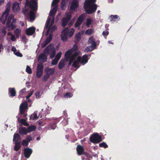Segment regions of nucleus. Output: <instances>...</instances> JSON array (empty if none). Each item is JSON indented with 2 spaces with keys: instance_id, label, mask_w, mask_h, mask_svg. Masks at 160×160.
Masks as SVG:
<instances>
[{
  "instance_id": "obj_1",
  "label": "nucleus",
  "mask_w": 160,
  "mask_h": 160,
  "mask_svg": "<svg viewBox=\"0 0 160 160\" xmlns=\"http://www.w3.org/2000/svg\"><path fill=\"white\" fill-rule=\"evenodd\" d=\"M16 20L14 18V16L11 14L8 17L6 23V27H3L2 30V32L4 35L6 34V28L10 31L14 30L16 27Z\"/></svg>"
},
{
  "instance_id": "obj_2",
  "label": "nucleus",
  "mask_w": 160,
  "mask_h": 160,
  "mask_svg": "<svg viewBox=\"0 0 160 160\" xmlns=\"http://www.w3.org/2000/svg\"><path fill=\"white\" fill-rule=\"evenodd\" d=\"M96 0H86L84 3V8L86 13L91 14L96 12L97 5L94 3Z\"/></svg>"
},
{
  "instance_id": "obj_3",
  "label": "nucleus",
  "mask_w": 160,
  "mask_h": 160,
  "mask_svg": "<svg viewBox=\"0 0 160 160\" xmlns=\"http://www.w3.org/2000/svg\"><path fill=\"white\" fill-rule=\"evenodd\" d=\"M25 5L26 6H28L32 10L29 12L30 20L33 21L35 18V13L34 11H36L38 9V2L35 0H26Z\"/></svg>"
},
{
  "instance_id": "obj_4",
  "label": "nucleus",
  "mask_w": 160,
  "mask_h": 160,
  "mask_svg": "<svg viewBox=\"0 0 160 160\" xmlns=\"http://www.w3.org/2000/svg\"><path fill=\"white\" fill-rule=\"evenodd\" d=\"M50 52H51L50 57L51 58H52L55 56L56 51L53 45L51 44H49L46 48L43 51L44 53L40 54L39 56V58L42 59H46L47 57L45 54L48 55L49 54Z\"/></svg>"
},
{
  "instance_id": "obj_5",
  "label": "nucleus",
  "mask_w": 160,
  "mask_h": 160,
  "mask_svg": "<svg viewBox=\"0 0 160 160\" xmlns=\"http://www.w3.org/2000/svg\"><path fill=\"white\" fill-rule=\"evenodd\" d=\"M74 32V30L73 28H72L69 31L68 28H65L62 32L61 37L62 40L63 41H66L68 39V37L69 36V38H71Z\"/></svg>"
},
{
  "instance_id": "obj_6",
  "label": "nucleus",
  "mask_w": 160,
  "mask_h": 160,
  "mask_svg": "<svg viewBox=\"0 0 160 160\" xmlns=\"http://www.w3.org/2000/svg\"><path fill=\"white\" fill-rule=\"evenodd\" d=\"M90 141L94 144L98 143L101 142L102 138L98 133H96L92 135L89 138Z\"/></svg>"
},
{
  "instance_id": "obj_7",
  "label": "nucleus",
  "mask_w": 160,
  "mask_h": 160,
  "mask_svg": "<svg viewBox=\"0 0 160 160\" xmlns=\"http://www.w3.org/2000/svg\"><path fill=\"white\" fill-rule=\"evenodd\" d=\"M10 6H8L0 18V22L3 24L5 23L7 18H8L10 10Z\"/></svg>"
},
{
  "instance_id": "obj_8",
  "label": "nucleus",
  "mask_w": 160,
  "mask_h": 160,
  "mask_svg": "<svg viewBox=\"0 0 160 160\" xmlns=\"http://www.w3.org/2000/svg\"><path fill=\"white\" fill-rule=\"evenodd\" d=\"M43 69V65L42 63L38 64L37 68L36 76L40 78L42 75Z\"/></svg>"
},
{
  "instance_id": "obj_9",
  "label": "nucleus",
  "mask_w": 160,
  "mask_h": 160,
  "mask_svg": "<svg viewBox=\"0 0 160 160\" xmlns=\"http://www.w3.org/2000/svg\"><path fill=\"white\" fill-rule=\"evenodd\" d=\"M76 149L78 155H87V153L85 152L84 147L81 145L80 144L78 145Z\"/></svg>"
},
{
  "instance_id": "obj_10",
  "label": "nucleus",
  "mask_w": 160,
  "mask_h": 160,
  "mask_svg": "<svg viewBox=\"0 0 160 160\" xmlns=\"http://www.w3.org/2000/svg\"><path fill=\"white\" fill-rule=\"evenodd\" d=\"M79 3L77 0H73L72 1L70 7V10L74 11L79 7Z\"/></svg>"
},
{
  "instance_id": "obj_11",
  "label": "nucleus",
  "mask_w": 160,
  "mask_h": 160,
  "mask_svg": "<svg viewBox=\"0 0 160 160\" xmlns=\"http://www.w3.org/2000/svg\"><path fill=\"white\" fill-rule=\"evenodd\" d=\"M28 104L27 102H24L22 103L19 107V113L22 114L25 112L26 110L28 108Z\"/></svg>"
},
{
  "instance_id": "obj_12",
  "label": "nucleus",
  "mask_w": 160,
  "mask_h": 160,
  "mask_svg": "<svg viewBox=\"0 0 160 160\" xmlns=\"http://www.w3.org/2000/svg\"><path fill=\"white\" fill-rule=\"evenodd\" d=\"M24 154L26 158H28L32 152V149L30 148H24L23 149Z\"/></svg>"
},
{
  "instance_id": "obj_13",
  "label": "nucleus",
  "mask_w": 160,
  "mask_h": 160,
  "mask_svg": "<svg viewBox=\"0 0 160 160\" xmlns=\"http://www.w3.org/2000/svg\"><path fill=\"white\" fill-rule=\"evenodd\" d=\"M36 28L34 27H31L27 29L26 33L28 36H31L35 32Z\"/></svg>"
},
{
  "instance_id": "obj_14",
  "label": "nucleus",
  "mask_w": 160,
  "mask_h": 160,
  "mask_svg": "<svg viewBox=\"0 0 160 160\" xmlns=\"http://www.w3.org/2000/svg\"><path fill=\"white\" fill-rule=\"evenodd\" d=\"M45 72L49 76L52 75L55 72L54 68H46L44 69Z\"/></svg>"
},
{
  "instance_id": "obj_15",
  "label": "nucleus",
  "mask_w": 160,
  "mask_h": 160,
  "mask_svg": "<svg viewBox=\"0 0 160 160\" xmlns=\"http://www.w3.org/2000/svg\"><path fill=\"white\" fill-rule=\"evenodd\" d=\"M83 18L82 16H80L75 24V27H79L83 21Z\"/></svg>"
},
{
  "instance_id": "obj_16",
  "label": "nucleus",
  "mask_w": 160,
  "mask_h": 160,
  "mask_svg": "<svg viewBox=\"0 0 160 160\" xmlns=\"http://www.w3.org/2000/svg\"><path fill=\"white\" fill-rule=\"evenodd\" d=\"M9 97H15L16 96V92L14 88H9L8 89Z\"/></svg>"
},
{
  "instance_id": "obj_17",
  "label": "nucleus",
  "mask_w": 160,
  "mask_h": 160,
  "mask_svg": "<svg viewBox=\"0 0 160 160\" xmlns=\"http://www.w3.org/2000/svg\"><path fill=\"white\" fill-rule=\"evenodd\" d=\"M19 132L21 135H26L28 133V132L26 128L23 127L19 129Z\"/></svg>"
},
{
  "instance_id": "obj_18",
  "label": "nucleus",
  "mask_w": 160,
  "mask_h": 160,
  "mask_svg": "<svg viewBox=\"0 0 160 160\" xmlns=\"http://www.w3.org/2000/svg\"><path fill=\"white\" fill-rule=\"evenodd\" d=\"M88 44H91L94 47H96V43L95 41V40L92 36L90 37L88 41Z\"/></svg>"
},
{
  "instance_id": "obj_19",
  "label": "nucleus",
  "mask_w": 160,
  "mask_h": 160,
  "mask_svg": "<svg viewBox=\"0 0 160 160\" xmlns=\"http://www.w3.org/2000/svg\"><path fill=\"white\" fill-rule=\"evenodd\" d=\"M15 145L14 149L16 151H18L21 147L20 142H15Z\"/></svg>"
},
{
  "instance_id": "obj_20",
  "label": "nucleus",
  "mask_w": 160,
  "mask_h": 160,
  "mask_svg": "<svg viewBox=\"0 0 160 160\" xmlns=\"http://www.w3.org/2000/svg\"><path fill=\"white\" fill-rule=\"evenodd\" d=\"M110 17L111 18L110 20L111 21H116L117 20H119L120 19L119 16L117 15H112L110 16Z\"/></svg>"
},
{
  "instance_id": "obj_21",
  "label": "nucleus",
  "mask_w": 160,
  "mask_h": 160,
  "mask_svg": "<svg viewBox=\"0 0 160 160\" xmlns=\"http://www.w3.org/2000/svg\"><path fill=\"white\" fill-rule=\"evenodd\" d=\"M88 55L86 54H85L83 55L82 57V60L81 61V62L82 63H86L88 62Z\"/></svg>"
},
{
  "instance_id": "obj_22",
  "label": "nucleus",
  "mask_w": 160,
  "mask_h": 160,
  "mask_svg": "<svg viewBox=\"0 0 160 160\" xmlns=\"http://www.w3.org/2000/svg\"><path fill=\"white\" fill-rule=\"evenodd\" d=\"M96 47H94L93 46L91 45L90 46L87 47L84 50V51L86 52H89L92 51L95 49Z\"/></svg>"
},
{
  "instance_id": "obj_23",
  "label": "nucleus",
  "mask_w": 160,
  "mask_h": 160,
  "mask_svg": "<svg viewBox=\"0 0 160 160\" xmlns=\"http://www.w3.org/2000/svg\"><path fill=\"white\" fill-rule=\"evenodd\" d=\"M20 138V136L19 134L18 133H15L13 135V141L15 142H18Z\"/></svg>"
},
{
  "instance_id": "obj_24",
  "label": "nucleus",
  "mask_w": 160,
  "mask_h": 160,
  "mask_svg": "<svg viewBox=\"0 0 160 160\" xmlns=\"http://www.w3.org/2000/svg\"><path fill=\"white\" fill-rule=\"evenodd\" d=\"M36 129V127L35 125H31L28 126L27 128V130L28 132H30L32 131H35Z\"/></svg>"
},
{
  "instance_id": "obj_25",
  "label": "nucleus",
  "mask_w": 160,
  "mask_h": 160,
  "mask_svg": "<svg viewBox=\"0 0 160 160\" xmlns=\"http://www.w3.org/2000/svg\"><path fill=\"white\" fill-rule=\"evenodd\" d=\"M65 66V62L62 59L59 62L58 64V68L60 69H62Z\"/></svg>"
},
{
  "instance_id": "obj_26",
  "label": "nucleus",
  "mask_w": 160,
  "mask_h": 160,
  "mask_svg": "<svg viewBox=\"0 0 160 160\" xmlns=\"http://www.w3.org/2000/svg\"><path fill=\"white\" fill-rule=\"evenodd\" d=\"M19 7V3L18 2H14L12 4V9L15 12L18 10Z\"/></svg>"
},
{
  "instance_id": "obj_27",
  "label": "nucleus",
  "mask_w": 160,
  "mask_h": 160,
  "mask_svg": "<svg viewBox=\"0 0 160 160\" xmlns=\"http://www.w3.org/2000/svg\"><path fill=\"white\" fill-rule=\"evenodd\" d=\"M27 116V114L25 112L22 114H20V113H19L18 116H17V118L18 119V121H19L20 118H25Z\"/></svg>"
},
{
  "instance_id": "obj_28",
  "label": "nucleus",
  "mask_w": 160,
  "mask_h": 160,
  "mask_svg": "<svg viewBox=\"0 0 160 160\" xmlns=\"http://www.w3.org/2000/svg\"><path fill=\"white\" fill-rule=\"evenodd\" d=\"M75 39L76 42L80 41L81 39V35L80 32H78L76 35Z\"/></svg>"
},
{
  "instance_id": "obj_29",
  "label": "nucleus",
  "mask_w": 160,
  "mask_h": 160,
  "mask_svg": "<svg viewBox=\"0 0 160 160\" xmlns=\"http://www.w3.org/2000/svg\"><path fill=\"white\" fill-rule=\"evenodd\" d=\"M38 118V117L37 116V114L36 112H34L30 116V119L31 120H34Z\"/></svg>"
},
{
  "instance_id": "obj_30",
  "label": "nucleus",
  "mask_w": 160,
  "mask_h": 160,
  "mask_svg": "<svg viewBox=\"0 0 160 160\" xmlns=\"http://www.w3.org/2000/svg\"><path fill=\"white\" fill-rule=\"evenodd\" d=\"M94 33V29H88L86 30L85 33L88 35H90Z\"/></svg>"
},
{
  "instance_id": "obj_31",
  "label": "nucleus",
  "mask_w": 160,
  "mask_h": 160,
  "mask_svg": "<svg viewBox=\"0 0 160 160\" xmlns=\"http://www.w3.org/2000/svg\"><path fill=\"white\" fill-rule=\"evenodd\" d=\"M62 25L63 27H64L66 26L68 22H69V21L68 20H67L64 18H62Z\"/></svg>"
},
{
  "instance_id": "obj_32",
  "label": "nucleus",
  "mask_w": 160,
  "mask_h": 160,
  "mask_svg": "<svg viewBox=\"0 0 160 160\" xmlns=\"http://www.w3.org/2000/svg\"><path fill=\"white\" fill-rule=\"evenodd\" d=\"M73 53L72 51L70 49H69L66 52L65 54V56L71 58V55Z\"/></svg>"
},
{
  "instance_id": "obj_33",
  "label": "nucleus",
  "mask_w": 160,
  "mask_h": 160,
  "mask_svg": "<svg viewBox=\"0 0 160 160\" xmlns=\"http://www.w3.org/2000/svg\"><path fill=\"white\" fill-rule=\"evenodd\" d=\"M20 122L24 126H28L29 124L27 122L26 120L24 119H21L20 120Z\"/></svg>"
},
{
  "instance_id": "obj_34",
  "label": "nucleus",
  "mask_w": 160,
  "mask_h": 160,
  "mask_svg": "<svg viewBox=\"0 0 160 160\" xmlns=\"http://www.w3.org/2000/svg\"><path fill=\"white\" fill-rule=\"evenodd\" d=\"M51 20V19L50 18L48 19L47 21V24H46V28L48 29V31H49L51 29V25H49V23L50 22V21Z\"/></svg>"
},
{
  "instance_id": "obj_35",
  "label": "nucleus",
  "mask_w": 160,
  "mask_h": 160,
  "mask_svg": "<svg viewBox=\"0 0 160 160\" xmlns=\"http://www.w3.org/2000/svg\"><path fill=\"white\" fill-rule=\"evenodd\" d=\"M37 123L39 126H43L45 124V121L42 120H39L37 122Z\"/></svg>"
},
{
  "instance_id": "obj_36",
  "label": "nucleus",
  "mask_w": 160,
  "mask_h": 160,
  "mask_svg": "<svg viewBox=\"0 0 160 160\" xmlns=\"http://www.w3.org/2000/svg\"><path fill=\"white\" fill-rule=\"evenodd\" d=\"M99 145L100 147L104 148H107L108 147V145L104 142L100 143Z\"/></svg>"
},
{
  "instance_id": "obj_37",
  "label": "nucleus",
  "mask_w": 160,
  "mask_h": 160,
  "mask_svg": "<svg viewBox=\"0 0 160 160\" xmlns=\"http://www.w3.org/2000/svg\"><path fill=\"white\" fill-rule=\"evenodd\" d=\"M78 49V47L77 45L75 44L73 45L72 48L70 49L72 52H77V51Z\"/></svg>"
},
{
  "instance_id": "obj_38",
  "label": "nucleus",
  "mask_w": 160,
  "mask_h": 160,
  "mask_svg": "<svg viewBox=\"0 0 160 160\" xmlns=\"http://www.w3.org/2000/svg\"><path fill=\"white\" fill-rule=\"evenodd\" d=\"M52 39V36L51 34H49L48 36L47 37L45 40L46 42L49 43Z\"/></svg>"
},
{
  "instance_id": "obj_39",
  "label": "nucleus",
  "mask_w": 160,
  "mask_h": 160,
  "mask_svg": "<svg viewBox=\"0 0 160 160\" xmlns=\"http://www.w3.org/2000/svg\"><path fill=\"white\" fill-rule=\"evenodd\" d=\"M78 64L79 63L78 62H77L75 60L73 62L72 66L75 68H78L80 67Z\"/></svg>"
},
{
  "instance_id": "obj_40",
  "label": "nucleus",
  "mask_w": 160,
  "mask_h": 160,
  "mask_svg": "<svg viewBox=\"0 0 160 160\" xmlns=\"http://www.w3.org/2000/svg\"><path fill=\"white\" fill-rule=\"evenodd\" d=\"M50 76L46 74V75H44L42 78V81L44 82L46 81L48 79L50 78Z\"/></svg>"
},
{
  "instance_id": "obj_41",
  "label": "nucleus",
  "mask_w": 160,
  "mask_h": 160,
  "mask_svg": "<svg viewBox=\"0 0 160 160\" xmlns=\"http://www.w3.org/2000/svg\"><path fill=\"white\" fill-rule=\"evenodd\" d=\"M26 72L29 74L32 73V70L30 67L28 66H27L26 68Z\"/></svg>"
},
{
  "instance_id": "obj_42",
  "label": "nucleus",
  "mask_w": 160,
  "mask_h": 160,
  "mask_svg": "<svg viewBox=\"0 0 160 160\" xmlns=\"http://www.w3.org/2000/svg\"><path fill=\"white\" fill-rule=\"evenodd\" d=\"M28 142L26 141V140L23 139L22 140V145L23 146H28Z\"/></svg>"
},
{
  "instance_id": "obj_43",
  "label": "nucleus",
  "mask_w": 160,
  "mask_h": 160,
  "mask_svg": "<svg viewBox=\"0 0 160 160\" xmlns=\"http://www.w3.org/2000/svg\"><path fill=\"white\" fill-rule=\"evenodd\" d=\"M75 52L73 53L71 56V58L74 60L78 55V52Z\"/></svg>"
},
{
  "instance_id": "obj_44",
  "label": "nucleus",
  "mask_w": 160,
  "mask_h": 160,
  "mask_svg": "<svg viewBox=\"0 0 160 160\" xmlns=\"http://www.w3.org/2000/svg\"><path fill=\"white\" fill-rule=\"evenodd\" d=\"M61 54L62 53L61 52H58L56 56L55 59L58 61L59 59L60 58Z\"/></svg>"
},
{
  "instance_id": "obj_45",
  "label": "nucleus",
  "mask_w": 160,
  "mask_h": 160,
  "mask_svg": "<svg viewBox=\"0 0 160 160\" xmlns=\"http://www.w3.org/2000/svg\"><path fill=\"white\" fill-rule=\"evenodd\" d=\"M91 20L90 18L88 19L86 23V25L87 27H89L90 25L91 24Z\"/></svg>"
},
{
  "instance_id": "obj_46",
  "label": "nucleus",
  "mask_w": 160,
  "mask_h": 160,
  "mask_svg": "<svg viewBox=\"0 0 160 160\" xmlns=\"http://www.w3.org/2000/svg\"><path fill=\"white\" fill-rule=\"evenodd\" d=\"M59 121H58L56 122L55 121V122H54L52 124H51V125H53L52 126H51V129L54 130L56 128V127L57 123Z\"/></svg>"
},
{
  "instance_id": "obj_47",
  "label": "nucleus",
  "mask_w": 160,
  "mask_h": 160,
  "mask_svg": "<svg viewBox=\"0 0 160 160\" xmlns=\"http://www.w3.org/2000/svg\"><path fill=\"white\" fill-rule=\"evenodd\" d=\"M72 96V94L71 92H67L64 95V96L66 98H71Z\"/></svg>"
},
{
  "instance_id": "obj_48",
  "label": "nucleus",
  "mask_w": 160,
  "mask_h": 160,
  "mask_svg": "<svg viewBox=\"0 0 160 160\" xmlns=\"http://www.w3.org/2000/svg\"><path fill=\"white\" fill-rule=\"evenodd\" d=\"M108 29H106L105 31H103L102 33V34L103 36H107L109 34V32L108 31Z\"/></svg>"
},
{
  "instance_id": "obj_49",
  "label": "nucleus",
  "mask_w": 160,
  "mask_h": 160,
  "mask_svg": "<svg viewBox=\"0 0 160 160\" xmlns=\"http://www.w3.org/2000/svg\"><path fill=\"white\" fill-rule=\"evenodd\" d=\"M71 14L69 13L67 15L66 17L65 18L69 21L71 19Z\"/></svg>"
},
{
  "instance_id": "obj_50",
  "label": "nucleus",
  "mask_w": 160,
  "mask_h": 160,
  "mask_svg": "<svg viewBox=\"0 0 160 160\" xmlns=\"http://www.w3.org/2000/svg\"><path fill=\"white\" fill-rule=\"evenodd\" d=\"M58 62V60L54 58V60L52 61L51 64L53 65H56L57 64Z\"/></svg>"
},
{
  "instance_id": "obj_51",
  "label": "nucleus",
  "mask_w": 160,
  "mask_h": 160,
  "mask_svg": "<svg viewBox=\"0 0 160 160\" xmlns=\"http://www.w3.org/2000/svg\"><path fill=\"white\" fill-rule=\"evenodd\" d=\"M26 139L27 140V141L29 142L32 140V138L31 136L29 135L27 136V137L26 138Z\"/></svg>"
},
{
  "instance_id": "obj_52",
  "label": "nucleus",
  "mask_w": 160,
  "mask_h": 160,
  "mask_svg": "<svg viewBox=\"0 0 160 160\" xmlns=\"http://www.w3.org/2000/svg\"><path fill=\"white\" fill-rule=\"evenodd\" d=\"M58 2L59 0H53L52 3V5H56L58 3Z\"/></svg>"
},
{
  "instance_id": "obj_53",
  "label": "nucleus",
  "mask_w": 160,
  "mask_h": 160,
  "mask_svg": "<svg viewBox=\"0 0 160 160\" xmlns=\"http://www.w3.org/2000/svg\"><path fill=\"white\" fill-rule=\"evenodd\" d=\"M48 44L47 42H46L45 41H44V42L41 44V46L42 48L45 47Z\"/></svg>"
},
{
  "instance_id": "obj_54",
  "label": "nucleus",
  "mask_w": 160,
  "mask_h": 160,
  "mask_svg": "<svg viewBox=\"0 0 160 160\" xmlns=\"http://www.w3.org/2000/svg\"><path fill=\"white\" fill-rule=\"evenodd\" d=\"M22 41L23 42L26 43V38L25 36L23 35L22 37Z\"/></svg>"
},
{
  "instance_id": "obj_55",
  "label": "nucleus",
  "mask_w": 160,
  "mask_h": 160,
  "mask_svg": "<svg viewBox=\"0 0 160 160\" xmlns=\"http://www.w3.org/2000/svg\"><path fill=\"white\" fill-rule=\"evenodd\" d=\"M73 60H74L72 58H70L68 61V67L70 66L71 65Z\"/></svg>"
},
{
  "instance_id": "obj_56",
  "label": "nucleus",
  "mask_w": 160,
  "mask_h": 160,
  "mask_svg": "<svg viewBox=\"0 0 160 160\" xmlns=\"http://www.w3.org/2000/svg\"><path fill=\"white\" fill-rule=\"evenodd\" d=\"M74 21H75V19H72L70 21V22H69V26H72L74 22Z\"/></svg>"
},
{
  "instance_id": "obj_57",
  "label": "nucleus",
  "mask_w": 160,
  "mask_h": 160,
  "mask_svg": "<svg viewBox=\"0 0 160 160\" xmlns=\"http://www.w3.org/2000/svg\"><path fill=\"white\" fill-rule=\"evenodd\" d=\"M11 39L13 41H16V38H15V36L13 34H12L11 36Z\"/></svg>"
},
{
  "instance_id": "obj_58",
  "label": "nucleus",
  "mask_w": 160,
  "mask_h": 160,
  "mask_svg": "<svg viewBox=\"0 0 160 160\" xmlns=\"http://www.w3.org/2000/svg\"><path fill=\"white\" fill-rule=\"evenodd\" d=\"M15 55H16L18 57H22V54L19 52H17L15 53Z\"/></svg>"
},
{
  "instance_id": "obj_59",
  "label": "nucleus",
  "mask_w": 160,
  "mask_h": 160,
  "mask_svg": "<svg viewBox=\"0 0 160 160\" xmlns=\"http://www.w3.org/2000/svg\"><path fill=\"white\" fill-rule=\"evenodd\" d=\"M55 13L52 10L50 11V15L51 16H53L55 15Z\"/></svg>"
},
{
  "instance_id": "obj_60",
  "label": "nucleus",
  "mask_w": 160,
  "mask_h": 160,
  "mask_svg": "<svg viewBox=\"0 0 160 160\" xmlns=\"http://www.w3.org/2000/svg\"><path fill=\"white\" fill-rule=\"evenodd\" d=\"M36 98L39 97L40 95V92L39 91H37L35 94Z\"/></svg>"
},
{
  "instance_id": "obj_61",
  "label": "nucleus",
  "mask_w": 160,
  "mask_h": 160,
  "mask_svg": "<svg viewBox=\"0 0 160 160\" xmlns=\"http://www.w3.org/2000/svg\"><path fill=\"white\" fill-rule=\"evenodd\" d=\"M81 58L80 56L78 57L77 59L76 60H75V61H77V62H78L79 63V62H80L81 60Z\"/></svg>"
},
{
  "instance_id": "obj_62",
  "label": "nucleus",
  "mask_w": 160,
  "mask_h": 160,
  "mask_svg": "<svg viewBox=\"0 0 160 160\" xmlns=\"http://www.w3.org/2000/svg\"><path fill=\"white\" fill-rule=\"evenodd\" d=\"M65 0H62V2H61V5H62L61 8H62V6H63L65 5Z\"/></svg>"
},
{
  "instance_id": "obj_63",
  "label": "nucleus",
  "mask_w": 160,
  "mask_h": 160,
  "mask_svg": "<svg viewBox=\"0 0 160 160\" xmlns=\"http://www.w3.org/2000/svg\"><path fill=\"white\" fill-rule=\"evenodd\" d=\"M57 10V7H54L53 9L52 10V11H53L54 12L56 13V12Z\"/></svg>"
},
{
  "instance_id": "obj_64",
  "label": "nucleus",
  "mask_w": 160,
  "mask_h": 160,
  "mask_svg": "<svg viewBox=\"0 0 160 160\" xmlns=\"http://www.w3.org/2000/svg\"><path fill=\"white\" fill-rule=\"evenodd\" d=\"M70 58L67 57L66 56H65V61L67 62L68 61Z\"/></svg>"
}]
</instances>
